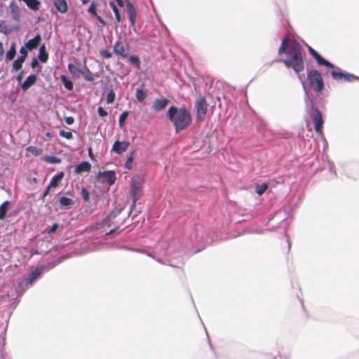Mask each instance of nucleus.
Returning a JSON list of instances; mask_svg holds the SVG:
<instances>
[{
	"label": "nucleus",
	"instance_id": "nucleus-1",
	"mask_svg": "<svg viewBox=\"0 0 359 359\" xmlns=\"http://www.w3.org/2000/svg\"><path fill=\"white\" fill-rule=\"evenodd\" d=\"M283 53L285 54L286 58L278 61L283 62L287 68L292 69L298 74L299 79L306 83L303 76L299 74L304 69V53L302 46L287 36L282 40L278 48V54Z\"/></svg>",
	"mask_w": 359,
	"mask_h": 359
},
{
	"label": "nucleus",
	"instance_id": "nucleus-2",
	"mask_svg": "<svg viewBox=\"0 0 359 359\" xmlns=\"http://www.w3.org/2000/svg\"><path fill=\"white\" fill-rule=\"evenodd\" d=\"M167 118L172 123L176 133L187 128L191 123L190 111L184 107L171 106L167 111Z\"/></svg>",
	"mask_w": 359,
	"mask_h": 359
},
{
	"label": "nucleus",
	"instance_id": "nucleus-3",
	"mask_svg": "<svg viewBox=\"0 0 359 359\" xmlns=\"http://www.w3.org/2000/svg\"><path fill=\"white\" fill-rule=\"evenodd\" d=\"M302 83L305 93V102L306 109L309 112L311 118L314 124L315 131L316 132V133L321 136L323 140H325L322 130L324 123L322 113L317 107L314 106L313 100L309 95L306 83H305V82L302 80Z\"/></svg>",
	"mask_w": 359,
	"mask_h": 359
},
{
	"label": "nucleus",
	"instance_id": "nucleus-4",
	"mask_svg": "<svg viewBox=\"0 0 359 359\" xmlns=\"http://www.w3.org/2000/svg\"><path fill=\"white\" fill-rule=\"evenodd\" d=\"M41 270L36 269L29 273L27 277L22 279L15 287L18 295H22L40 276Z\"/></svg>",
	"mask_w": 359,
	"mask_h": 359
},
{
	"label": "nucleus",
	"instance_id": "nucleus-5",
	"mask_svg": "<svg viewBox=\"0 0 359 359\" xmlns=\"http://www.w3.org/2000/svg\"><path fill=\"white\" fill-rule=\"evenodd\" d=\"M307 81L309 86L316 92H321L324 88V82L320 73L314 69H307Z\"/></svg>",
	"mask_w": 359,
	"mask_h": 359
},
{
	"label": "nucleus",
	"instance_id": "nucleus-6",
	"mask_svg": "<svg viewBox=\"0 0 359 359\" xmlns=\"http://www.w3.org/2000/svg\"><path fill=\"white\" fill-rule=\"evenodd\" d=\"M142 194V180L140 177H134L131 182V196L133 204L131 208L135 206L136 202L141 198Z\"/></svg>",
	"mask_w": 359,
	"mask_h": 359
},
{
	"label": "nucleus",
	"instance_id": "nucleus-7",
	"mask_svg": "<svg viewBox=\"0 0 359 359\" xmlns=\"http://www.w3.org/2000/svg\"><path fill=\"white\" fill-rule=\"evenodd\" d=\"M334 70L331 72L332 77L334 80L339 81H344L347 82H352L353 80L359 81V77L347 72H343L340 71L338 67L335 66V68H332Z\"/></svg>",
	"mask_w": 359,
	"mask_h": 359
},
{
	"label": "nucleus",
	"instance_id": "nucleus-8",
	"mask_svg": "<svg viewBox=\"0 0 359 359\" xmlns=\"http://www.w3.org/2000/svg\"><path fill=\"white\" fill-rule=\"evenodd\" d=\"M96 179L101 183L107 182L109 185H112L116 182V176L114 170H106L98 172L96 175Z\"/></svg>",
	"mask_w": 359,
	"mask_h": 359
},
{
	"label": "nucleus",
	"instance_id": "nucleus-9",
	"mask_svg": "<svg viewBox=\"0 0 359 359\" xmlns=\"http://www.w3.org/2000/svg\"><path fill=\"white\" fill-rule=\"evenodd\" d=\"M197 111V120L201 121L204 119L208 110V103L203 97H199L196 101Z\"/></svg>",
	"mask_w": 359,
	"mask_h": 359
},
{
	"label": "nucleus",
	"instance_id": "nucleus-10",
	"mask_svg": "<svg viewBox=\"0 0 359 359\" xmlns=\"http://www.w3.org/2000/svg\"><path fill=\"white\" fill-rule=\"evenodd\" d=\"M126 9L128 14V18L129 22L130 24V26L133 27V31L135 32H137L136 27H135V21H136V17H137V12L135 6L130 1H128L126 3Z\"/></svg>",
	"mask_w": 359,
	"mask_h": 359
},
{
	"label": "nucleus",
	"instance_id": "nucleus-11",
	"mask_svg": "<svg viewBox=\"0 0 359 359\" xmlns=\"http://www.w3.org/2000/svg\"><path fill=\"white\" fill-rule=\"evenodd\" d=\"M309 51L310 54L315 58L316 62L319 65H323L328 68H335V66L323 58L318 53H317L315 50H313L311 47L309 48Z\"/></svg>",
	"mask_w": 359,
	"mask_h": 359
},
{
	"label": "nucleus",
	"instance_id": "nucleus-12",
	"mask_svg": "<svg viewBox=\"0 0 359 359\" xmlns=\"http://www.w3.org/2000/svg\"><path fill=\"white\" fill-rule=\"evenodd\" d=\"M169 102H170V100L165 97L161 98V99H156L153 102L152 109L154 111H161L167 107Z\"/></svg>",
	"mask_w": 359,
	"mask_h": 359
},
{
	"label": "nucleus",
	"instance_id": "nucleus-13",
	"mask_svg": "<svg viewBox=\"0 0 359 359\" xmlns=\"http://www.w3.org/2000/svg\"><path fill=\"white\" fill-rule=\"evenodd\" d=\"M130 145V143L126 141H118L116 140L112 147L111 151L117 154H121L123 152L126 151Z\"/></svg>",
	"mask_w": 359,
	"mask_h": 359
},
{
	"label": "nucleus",
	"instance_id": "nucleus-14",
	"mask_svg": "<svg viewBox=\"0 0 359 359\" xmlns=\"http://www.w3.org/2000/svg\"><path fill=\"white\" fill-rule=\"evenodd\" d=\"M113 52L114 54L119 55L123 58H126L128 55L124 45L120 41H117L114 43L113 46Z\"/></svg>",
	"mask_w": 359,
	"mask_h": 359
},
{
	"label": "nucleus",
	"instance_id": "nucleus-15",
	"mask_svg": "<svg viewBox=\"0 0 359 359\" xmlns=\"http://www.w3.org/2000/svg\"><path fill=\"white\" fill-rule=\"evenodd\" d=\"M53 5L56 11L61 14L66 13L68 11V4L66 0H53Z\"/></svg>",
	"mask_w": 359,
	"mask_h": 359
},
{
	"label": "nucleus",
	"instance_id": "nucleus-16",
	"mask_svg": "<svg viewBox=\"0 0 359 359\" xmlns=\"http://www.w3.org/2000/svg\"><path fill=\"white\" fill-rule=\"evenodd\" d=\"M37 80V76L35 74H31L21 83V88L24 91L27 90L31 88Z\"/></svg>",
	"mask_w": 359,
	"mask_h": 359
},
{
	"label": "nucleus",
	"instance_id": "nucleus-17",
	"mask_svg": "<svg viewBox=\"0 0 359 359\" xmlns=\"http://www.w3.org/2000/svg\"><path fill=\"white\" fill-rule=\"evenodd\" d=\"M64 176H65V173L62 171L55 175L53 177H52V178L50 181V183L48 186L50 188L57 187L59 185V184L61 182Z\"/></svg>",
	"mask_w": 359,
	"mask_h": 359
},
{
	"label": "nucleus",
	"instance_id": "nucleus-18",
	"mask_svg": "<svg viewBox=\"0 0 359 359\" xmlns=\"http://www.w3.org/2000/svg\"><path fill=\"white\" fill-rule=\"evenodd\" d=\"M41 39V36L39 34H37L33 39L29 40L25 43V46L28 48V50H32V49L36 48L39 45Z\"/></svg>",
	"mask_w": 359,
	"mask_h": 359
},
{
	"label": "nucleus",
	"instance_id": "nucleus-19",
	"mask_svg": "<svg viewBox=\"0 0 359 359\" xmlns=\"http://www.w3.org/2000/svg\"><path fill=\"white\" fill-rule=\"evenodd\" d=\"M9 8L13 18L15 20H19L20 18V11L19 7L16 5L14 1L10 3Z\"/></svg>",
	"mask_w": 359,
	"mask_h": 359
},
{
	"label": "nucleus",
	"instance_id": "nucleus-20",
	"mask_svg": "<svg viewBox=\"0 0 359 359\" xmlns=\"http://www.w3.org/2000/svg\"><path fill=\"white\" fill-rule=\"evenodd\" d=\"M81 75L87 81H93L94 80V76L92 72L89 70L86 65L81 67L80 76Z\"/></svg>",
	"mask_w": 359,
	"mask_h": 359
},
{
	"label": "nucleus",
	"instance_id": "nucleus-21",
	"mask_svg": "<svg viewBox=\"0 0 359 359\" xmlns=\"http://www.w3.org/2000/svg\"><path fill=\"white\" fill-rule=\"evenodd\" d=\"M90 168H91V165L89 162L83 161L76 165L74 171L76 174H80L83 172L90 171Z\"/></svg>",
	"mask_w": 359,
	"mask_h": 359
},
{
	"label": "nucleus",
	"instance_id": "nucleus-22",
	"mask_svg": "<svg viewBox=\"0 0 359 359\" xmlns=\"http://www.w3.org/2000/svg\"><path fill=\"white\" fill-rule=\"evenodd\" d=\"M38 58L41 62H47V60L48 59V54L46 50L45 44H43L40 46L39 50Z\"/></svg>",
	"mask_w": 359,
	"mask_h": 359
},
{
	"label": "nucleus",
	"instance_id": "nucleus-23",
	"mask_svg": "<svg viewBox=\"0 0 359 359\" xmlns=\"http://www.w3.org/2000/svg\"><path fill=\"white\" fill-rule=\"evenodd\" d=\"M10 204V201H6L0 205V220L6 218Z\"/></svg>",
	"mask_w": 359,
	"mask_h": 359
},
{
	"label": "nucleus",
	"instance_id": "nucleus-24",
	"mask_svg": "<svg viewBox=\"0 0 359 359\" xmlns=\"http://www.w3.org/2000/svg\"><path fill=\"white\" fill-rule=\"evenodd\" d=\"M60 204L62 208L67 209L74 204V201L69 198L62 196L60 198Z\"/></svg>",
	"mask_w": 359,
	"mask_h": 359
},
{
	"label": "nucleus",
	"instance_id": "nucleus-25",
	"mask_svg": "<svg viewBox=\"0 0 359 359\" xmlns=\"http://www.w3.org/2000/svg\"><path fill=\"white\" fill-rule=\"evenodd\" d=\"M68 69L74 78L80 77L81 67H77L75 65L69 63L68 65Z\"/></svg>",
	"mask_w": 359,
	"mask_h": 359
},
{
	"label": "nucleus",
	"instance_id": "nucleus-26",
	"mask_svg": "<svg viewBox=\"0 0 359 359\" xmlns=\"http://www.w3.org/2000/svg\"><path fill=\"white\" fill-rule=\"evenodd\" d=\"M60 80L66 89H67L68 90H73V82L71 80H69L65 75H61Z\"/></svg>",
	"mask_w": 359,
	"mask_h": 359
},
{
	"label": "nucleus",
	"instance_id": "nucleus-27",
	"mask_svg": "<svg viewBox=\"0 0 359 359\" xmlns=\"http://www.w3.org/2000/svg\"><path fill=\"white\" fill-rule=\"evenodd\" d=\"M16 54L15 43H12L10 49L6 52V57L8 60H12Z\"/></svg>",
	"mask_w": 359,
	"mask_h": 359
},
{
	"label": "nucleus",
	"instance_id": "nucleus-28",
	"mask_svg": "<svg viewBox=\"0 0 359 359\" xmlns=\"http://www.w3.org/2000/svg\"><path fill=\"white\" fill-rule=\"evenodd\" d=\"M135 97L139 102H142L146 98V93L142 88H138L136 89Z\"/></svg>",
	"mask_w": 359,
	"mask_h": 359
},
{
	"label": "nucleus",
	"instance_id": "nucleus-29",
	"mask_svg": "<svg viewBox=\"0 0 359 359\" xmlns=\"http://www.w3.org/2000/svg\"><path fill=\"white\" fill-rule=\"evenodd\" d=\"M25 59L18 57L13 63V69L15 72L20 70L22 68V64L25 62Z\"/></svg>",
	"mask_w": 359,
	"mask_h": 359
},
{
	"label": "nucleus",
	"instance_id": "nucleus-30",
	"mask_svg": "<svg viewBox=\"0 0 359 359\" xmlns=\"http://www.w3.org/2000/svg\"><path fill=\"white\" fill-rule=\"evenodd\" d=\"M26 150L30 152L32 155L37 156L42 154L43 150L34 146L27 147Z\"/></svg>",
	"mask_w": 359,
	"mask_h": 359
},
{
	"label": "nucleus",
	"instance_id": "nucleus-31",
	"mask_svg": "<svg viewBox=\"0 0 359 359\" xmlns=\"http://www.w3.org/2000/svg\"><path fill=\"white\" fill-rule=\"evenodd\" d=\"M44 160L51 164H58L61 162V159L55 156H46Z\"/></svg>",
	"mask_w": 359,
	"mask_h": 359
},
{
	"label": "nucleus",
	"instance_id": "nucleus-32",
	"mask_svg": "<svg viewBox=\"0 0 359 359\" xmlns=\"http://www.w3.org/2000/svg\"><path fill=\"white\" fill-rule=\"evenodd\" d=\"M267 188H268V184L266 183H263L262 184H257L256 187L255 191L259 196H261L266 191Z\"/></svg>",
	"mask_w": 359,
	"mask_h": 359
},
{
	"label": "nucleus",
	"instance_id": "nucleus-33",
	"mask_svg": "<svg viewBox=\"0 0 359 359\" xmlns=\"http://www.w3.org/2000/svg\"><path fill=\"white\" fill-rule=\"evenodd\" d=\"M129 115V112L128 111H123L119 116L118 118V125L121 128H122L124 126L125 121L127 119Z\"/></svg>",
	"mask_w": 359,
	"mask_h": 359
},
{
	"label": "nucleus",
	"instance_id": "nucleus-34",
	"mask_svg": "<svg viewBox=\"0 0 359 359\" xmlns=\"http://www.w3.org/2000/svg\"><path fill=\"white\" fill-rule=\"evenodd\" d=\"M134 154H135V151H133L130 153V155L127 158V160L126 161L125 167H126V168H127L128 170L132 169V164H133V161L134 160Z\"/></svg>",
	"mask_w": 359,
	"mask_h": 359
},
{
	"label": "nucleus",
	"instance_id": "nucleus-35",
	"mask_svg": "<svg viewBox=\"0 0 359 359\" xmlns=\"http://www.w3.org/2000/svg\"><path fill=\"white\" fill-rule=\"evenodd\" d=\"M274 218H278V220L280 222H283L286 219L285 212L284 210H281L277 211L276 212L274 217L272 219H274Z\"/></svg>",
	"mask_w": 359,
	"mask_h": 359
},
{
	"label": "nucleus",
	"instance_id": "nucleus-36",
	"mask_svg": "<svg viewBox=\"0 0 359 359\" xmlns=\"http://www.w3.org/2000/svg\"><path fill=\"white\" fill-rule=\"evenodd\" d=\"M128 61L130 63L135 65L137 68H140V60L139 57L136 55H130L129 57Z\"/></svg>",
	"mask_w": 359,
	"mask_h": 359
},
{
	"label": "nucleus",
	"instance_id": "nucleus-37",
	"mask_svg": "<svg viewBox=\"0 0 359 359\" xmlns=\"http://www.w3.org/2000/svg\"><path fill=\"white\" fill-rule=\"evenodd\" d=\"M5 332L6 330L4 329V331L1 332L0 333V356L3 357V351L2 348L5 344Z\"/></svg>",
	"mask_w": 359,
	"mask_h": 359
},
{
	"label": "nucleus",
	"instance_id": "nucleus-38",
	"mask_svg": "<svg viewBox=\"0 0 359 359\" xmlns=\"http://www.w3.org/2000/svg\"><path fill=\"white\" fill-rule=\"evenodd\" d=\"M59 135L61 137H65L67 140H71L73 138V135L71 131H65L64 130H60L59 131Z\"/></svg>",
	"mask_w": 359,
	"mask_h": 359
},
{
	"label": "nucleus",
	"instance_id": "nucleus-39",
	"mask_svg": "<svg viewBox=\"0 0 359 359\" xmlns=\"http://www.w3.org/2000/svg\"><path fill=\"white\" fill-rule=\"evenodd\" d=\"M115 93L113 90H111L108 93L107 96V104H112L114 102L115 100Z\"/></svg>",
	"mask_w": 359,
	"mask_h": 359
},
{
	"label": "nucleus",
	"instance_id": "nucleus-40",
	"mask_svg": "<svg viewBox=\"0 0 359 359\" xmlns=\"http://www.w3.org/2000/svg\"><path fill=\"white\" fill-rule=\"evenodd\" d=\"M121 208H116L115 210H113L108 215L113 220L121 212Z\"/></svg>",
	"mask_w": 359,
	"mask_h": 359
},
{
	"label": "nucleus",
	"instance_id": "nucleus-41",
	"mask_svg": "<svg viewBox=\"0 0 359 359\" xmlns=\"http://www.w3.org/2000/svg\"><path fill=\"white\" fill-rule=\"evenodd\" d=\"M96 8L97 6L95 2H93L89 6L88 12L92 15H97Z\"/></svg>",
	"mask_w": 359,
	"mask_h": 359
},
{
	"label": "nucleus",
	"instance_id": "nucleus-42",
	"mask_svg": "<svg viewBox=\"0 0 359 359\" xmlns=\"http://www.w3.org/2000/svg\"><path fill=\"white\" fill-rule=\"evenodd\" d=\"M81 195L85 201H88L90 196L88 190L86 188H82Z\"/></svg>",
	"mask_w": 359,
	"mask_h": 359
},
{
	"label": "nucleus",
	"instance_id": "nucleus-43",
	"mask_svg": "<svg viewBox=\"0 0 359 359\" xmlns=\"http://www.w3.org/2000/svg\"><path fill=\"white\" fill-rule=\"evenodd\" d=\"M27 48L26 47V46H23L20 48V57H22V58H24L25 60L26 59L27 56Z\"/></svg>",
	"mask_w": 359,
	"mask_h": 359
},
{
	"label": "nucleus",
	"instance_id": "nucleus-44",
	"mask_svg": "<svg viewBox=\"0 0 359 359\" xmlns=\"http://www.w3.org/2000/svg\"><path fill=\"white\" fill-rule=\"evenodd\" d=\"M100 55L107 59L111 58L112 57V53L108 50H102L100 51Z\"/></svg>",
	"mask_w": 359,
	"mask_h": 359
},
{
	"label": "nucleus",
	"instance_id": "nucleus-45",
	"mask_svg": "<svg viewBox=\"0 0 359 359\" xmlns=\"http://www.w3.org/2000/svg\"><path fill=\"white\" fill-rule=\"evenodd\" d=\"M121 249H123V250H130V251H133V252H141V253H144V251L143 250H140L139 249H136V248H130L127 245H122L121 247Z\"/></svg>",
	"mask_w": 359,
	"mask_h": 359
},
{
	"label": "nucleus",
	"instance_id": "nucleus-46",
	"mask_svg": "<svg viewBox=\"0 0 359 359\" xmlns=\"http://www.w3.org/2000/svg\"><path fill=\"white\" fill-rule=\"evenodd\" d=\"M111 221H112V219L109 217V215H107V217H105L104 218H103L102 219V221L100 222V225H102V226L109 225Z\"/></svg>",
	"mask_w": 359,
	"mask_h": 359
},
{
	"label": "nucleus",
	"instance_id": "nucleus-47",
	"mask_svg": "<svg viewBox=\"0 0 359 359\" xmlns=\"http://www.w3.org/2000/svg\"><path fill=\"white\" fill-rule=\"evenodd\" d=\"M97 113H98L99 116L101 117H105L108 115V113L107 112V111H105L104 109V108L102 107H98Z\"/></svg>",
	"mask_w": 359,
	"mask_h": 359
},
{
	"label": "nucleus",
	"instance_id": "nucleus-48",
	"mask_svg": "<svg viewBox=\"0 0 359 359\" xmlns=\"http://www.w3.org/2000/svg\"><path fill=\"white\" fill-rule=\"evenodd\" d=\"M58 228V224H53L52 225V226H50L48 230H47V233L48 234H50V233H54Z\"/></svg>",
	"mask_w": 359,
	"mask_h": 359
},
{
	"label": "nucleus",
	"instance_id": "nucleus-49",
	"mask_svg": "<svg viewBox=\"0 0 359 359\" xmlns=\"http://www.w3.org/2000/svg\"><path fill=\"white\" fill-rule=\"evenodd\" d=\"M109 5H110V7L111 8L113 12L114 13V14L119 13V10L117 8L116 5L114 4V2L110 1Z\"/></svg>",
	"mask_w": 359,
	"mask_h": 359
},
{
	"label": "nucleus",
	"instance_id": "nucleus-50",
	"mask_svg": "<svg viewBox=\"0 0 359 359\" xmlns=\"http://www.w3.org/2000/svg\"><path fill=\"white\" fill-rule=\"evenodd\" d=\"M65 121L67 125H72L74 122V118L72 116H67L65 117Z\"/></svg>",
	"mask_w": 359,
	"mask_h": 359
},
{
	"label": "nucleus",
	"instance_id": "nucleus-51",
	"mask_svg": "<svg viewBox=\"0 0 359 359\" xmlns=\"http://www.w3.org/2000/svg\"><path fill=\"white\" fill-rule=\"evenodd\" d=\"M203 239V236H201L200 239L198 238V235H195L194 237H191V241L192 243H198L200 241H201Z\"/></svg>",
	"mask_w": 359,
	"mask_h": 359
},
{
	"label": "nucleus",
	"instance_id": "nucleus-52",
	"mask_svg": "<svg viewBox=\"0 0 359 359\" xmlns=\"http://www.w3.org/2000/svg\"><path fill=\"white\" fill-rule=\"evenodd\" d=\"M23 74L24 72L22 71L16 77V80L19 83H22Z\"/></svg>",
	"mask_w": 359,
	"mask_h": 359
},
{
	"label": "nucleus",
	"instance_id": "nucleus-53",
	"mask_svg": "<svg viewBox=\"0 0 359 359\" xmlns=\"http://www.w3.org/2000/svg\"><path fill=\"white\" fill-rule=\"evenodd\" d=\"M97 18V20L102 25H106V22L104 20V19L100 16V15H98L97 14V15H95Z\"/></svg>",
	"mask_w": 359,
	"mask_h": 359
},
{
	"label": "nucleus",
	"instance_id": "nucleus-54",
	"mask_svg": "<svg viewBox=\"0 0 359 359\" xmlns=\"http://www.w3.org/2000/svg\"><path fill=\"white\" fill-rule=\"evenodd\" d=\"M50 189V187H49L48 186L46 187V190L42 194V196L41 197V199H43L48 194Z\"/></svg>",
	"mask_w": 359,
	"mask_h": 359
},
{
	"label": "nucleus",
	"instance_id": "nucleus-55",
	"mask_svg": "<svg viewBox=\"0 0 359 359\" xmlns=\"http://www.w3.org/2000/svg\"><path fill=\"white\" fill-rule=\"evenodd\" d=\"M37 65H38V61H37V60H36V58H33V59H32V62H31V67H32V68H36V67H37Z\"/></svg>",
	"mask_w": 359,
	"mask_h": 359
},
{
	"label": "nucleus",
	"instance_id": "nucleus-56",
	"mask_svg": "<svg viewBox=\"0 0 359 359\" xmlns=\"http://www.w3.org/2000/svg\"><path fill=\"white\" fill-rule=\"evenodd\" d=\"M146 254H147V256L151 257H152V258L155 259L157 262H161V263L165 264V262H162L161 259H156V258L154 255H152L151 253H149V252H147Z\"/></svg>",
	"mask_w": 359,
	"mask_h": 359
},
{
	"label": "nucleus",
	"instance_id": "nucleus-57",
	"mask_svg": "<svg viewBox=\"0 0 359 359\" xmlns=\"http://www.w3.org/2000/svg\"><path fill=\"white\" fill-rule=\"evenodd\" d=\"M329 170H330V172H332L334 174H335V170H334V164H333V163L329 162Z\"/></svg>",
	"mask_w": 359,
	"mask_h": 359
},
{
	"label": "nucleus",
	"instance_id": "nucleus-58",
	"mask_svg": "<svg viewBox=\"0 0 359 359\" xmlns=\"http://www.w3.org/2000/svg\"><path fill=\"white\" fill-rule=\"evenodd\" d=\"M118 227H116V228L111 229L109 232H107L106 233V235L108 236V235H111V234L114 233V232H116L118 230Z\"/></svg>",
	"mask_w": 359,
	"mask_h": 359
},
{
	"label": "nucleus",
	"instance_id": "nucleus-59",
	"mask_svg": "<svg viewBox=\"0 0 359 359\" xmlns=\"http://www.w3.org/2000/svg\"><path fill=\"white\" fill-rule=\"evenodd\" d=\"M4 54V46L1 42H0V56H2Z\"/></svg>",
	"mask_w": 359,
	"mask_h": 359
},
{
	"label": "nucleus",
	"instance_id": "nucleus-60",
	"mask_svg": "<svg viewBox=\"0 0 359 359\" xmlns=\"http://www.w3.org/2000/svg\"><path fill=\"white\" fill-rule=\"evenodd\" d=\"M115 17L117 22H120L121 21L120 13L115 14Z\"/></svg>",
	"mask_w": 359,
	"mask_h": 359
},
{
	"label": "nucleus",
	"instance_id": "nucleus-61",
	"mask_svg": "<svg viewBox=\"0 0 359 359\" xmlns=\"http://www.w3.org/2000/svg\"><path fill=\"white\" fill-rule=\"evenodd\" d=\"M118 5L121 7L123 6V0H116Z\"/></svg>",
	"mask_w": 359,
	"mask_h": 359
},
{
	"label": "nucleus",
	"instance_id": "nucleus-62",
	"mask_svg": "<svg viewBox=\"0 0 359 359\" xmlns=\"http://www.w3.org/2000/svg\"><path fill=\"white\" fill-rule=\"evenodd\" d=\"M285 237H286V238H287V243H288V246H289V248H290V242L289 238L287 237V235H285Z\"/></svg>",
	"mask_w": 359,
	"mask_h": 359
},
{
	"label": "nucleus",
	"instance_id": "nucleus-63",
	"mask_svg": "<svg viewBox=\"0 0 359 359\" xmlns=\"http://www.w3.org/2000/svg\"><path fill=\"white\" fill-rule=\"evenodd\" d=\"M88 154H89V156H92V150L91 149H89L88 151Z\"/></svg>",
	"mask_w": 359,
	"mask_h": 359
},
{
	"label": "nucleus",
	"instance_id": "nucleus-64",
	"mask_svg": "<svg viewBox=\"0 0 359 359\" xmlns=\"http://www.w3.org/2000/svg\"><path fill=\"white\" fill-rule=\"evenodd\" d=\"M201 250H202V249H197V250H196L194 251V252H195V253L201 251Z\"/></svg>",
	"mask_w": 359,
	"mask_h": 359
}]
</instances>
